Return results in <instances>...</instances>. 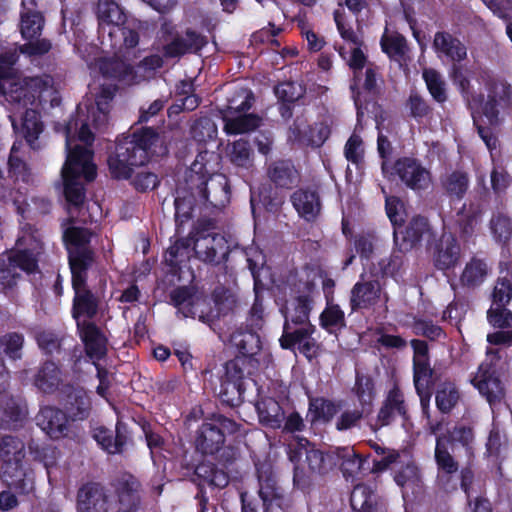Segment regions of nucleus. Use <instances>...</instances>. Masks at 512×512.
Here are the masks:
<instances>
[{
	"instance_id": "obj_2",
	"label": "nucleus",
	"mask_w": 512,
	"mask_h": 512,
	"mask_svg": "<svg viewBox=\"0 0 512 512\" xmlns=\"http://www.w3.org/2000/svg\"><path fill=\"white\" fill-rule=\"evenodd\" d=\"M16 52L0 54V94L5 97L11 114L14 130L20 133L33 149L39 147L37 140L43 131L38 108L46 103L58 104L57 91L52 77L20 78L15 75L13 65L17 61Z\"/></svg>"
},
{
	"instance_id": "obj_44",
	"label": "nucleus",
	"mask_w": 512,
	"mask_h": 512,
	"mask_svg": "<svg viewBox=\"0 0 512 512\" xmlns=\"http://www.w3.org/2000/svg\"><path fill=\"white\" fill-rule=\"evenodd\" d=\"M117 435L113 438L111 432L106 428H96L94 431V439L108 453H120L126 443L127 437L121 432L117 426Z\"/></svg>"
},
{
	"instance_id": "obj_59",
	"label": "nucleus",
	"mask_w": 512,
	"mask_h": 512,
	"mask_svg": "<svg viewBox=\"0 0 512 512\" xmlns=\"http://www.w3.org/2000/svg\"><path fill=\"white\" fill-rule=\"evenodd\" d=\"M481 216V209L478 205L470 204L464 205L459 213V222L462 227V232L465 235H470L474 231L475 225Z\"/></svg>"
},
{
	"instance_id": "obj_10",
	"label": "nucleus",
	"mask_w": 512,
	"mask_h": 512,
	"mask_svg": "<svg viewBox=\"0 0 512 512\" xmlns=\"http://www.w3.org/2000/svg\"><path fill=\"white\" fill-rule=\"evenodd\" d=\"M252 94L241 89L236 97L229 100L223 111L224 131L229 135L248 133L260 126L261 119L252 113H246L251 108Z\"/></svg>"
},
{
	"instance_id": "obj_40",
	"label": "nucleus",
	"mask_w": 512,
	"mask_h": 512,
	"mask_svg": "<svg viewBox=\"0 0 512 512\" xmlns=\"http://www.w3.org/2000/svg\"><path fill=\"white\" fill-rule=\"evenodd\" d=\"M171 300L183 317H195L201 299L188 287H180L171 293Z\"/></svg>"
},
{
	"instance_id": "obj_47",
	"label": "nucleus",
	"mask_w": 512,
	"mask_h": 512,
	"mask_svg": "<svg viewBox=\"0 0 512 512\" xmlns=\"http://www.w3.org/2000/svg\"><path fill=\"white\" fill-rule=\"evenodd\" d=\"M338 412V407L323 398L310 400L309 415L313 422H328Z\"/></svg>"
},
{
	"instance_id": "obj_43",
	"label": "nucleus",
	"mask_w": 512,
	"mask_h": 512,
	"mask_svg": "<svg viewBox=\"0 0 512 512\" xmlns=\"http://www.w3.org/2000/svg\"><path fill=\"white\" fill-rule=\"evenodd\" d=\"M231 341L245 356H254L261 350V340L257 329L238 332L232 335Z\"/></svg>"
},
{
	"instance_id": "obj_30",
	"label": "nucleus",
	"mask_w": 512,
	"mask_h": 512,
	"mask_svg": "<svg viewBox=\"0 0 512 512\" xmlns=\"http://www.w3.org/2000/svg\"><path fill=\"white\" fill-rule=\"evenodd\" d=\"M44 26V17L38 10L37 2L21 5L20 32L24 39L32 40L40 36Z\"/></svg>"
},
{
	"instance_id": "obj_16",
	"label": "nucleus",
	"mask_w": 512,
	"mask_h": 512,
	"mask_svg": "<svg viewBox=\"0 0 512 512\" xmlns=\"http://www.w3.org/2000/svg\"><path fill=\"white\" fill-rule=\"evenodd\" d=\"M192 242L195 255L203 262H216L228 253L225 237L214 231H198L194 235Z\"/></svg>"
},
{
	"instance_id": "obj_3",
	"label": "nucleus",
	"mask_w": 512,
	"mask_h": 512,
	"mask_svg": "<svg viewBox=\"0 0 512 512\" xmlns=\"http://www.w3.org/2000/svg\"><path fill=\"white\" fill-rule=\"evenodd\" d=\"M453 83L458 87L471 110L474 123L484 115L490 124L497 123L500 110L512 105V87L506 82L481 73L472 83L463 70L454 65L451 72Z\"/></svg>"
},
{
	"instance_id": "obj_37",
	"label": "nucleus",
	"mask_w": 512,
	"mask_h": 512,
	"mask_svg": "<svg viewBox=\"0 0 512 512\" xmlns=\"http://www.w3.org/2000/svg\"><path fill=\"white\" fill-rule=\"evenodd\" d=\"M139 482L132 476L123 478L118 485V512H136L139 505Z\"/></svg>"
},
{
	"instance_id": "obj_33",
	"label": "nucleus",
	"mask_w": 512,
	"mask_h": 512,
	"mask_svg": "<svg viewBox=\"0 0 512 512\" xmlns=\"http://www.w3.org/2000/svg\"><path fill=\"white\" fill-rule=\"evenodd\" d=\"M394 479L403 489L404 496L418 491L421 483L420 472L411 457H404L403 464L395 471Z\"/></svg>"
},
{
	"instance_id": "obj_17",
	"label": "nucleus",
	"mask_w": 512,
	"mask_h": 512,
	"mask_svg": "<svg viewBox=\"0 0 512 512\" xmlns=\"http://www.w3.org/2000/svg\"><path fill=\"white\" fill-rule=\"evenodd\" d=\"M430 227L426 218L413 217L405 227L401 224L394 228V240L400 250L408 251L416 247L422 240H429Z\"/></svg>"
},
{
	"instance_id": "obj_27",
	"label": "nucleus",
	"mask_w": 512,
	"mask_h": 512,
	"mask_svg": "<svg viewBox=\"0 0 512 512\" xmlns=\"http://www.w3.org/2000/svg\"><path fill=\"white\" fill-rule=\"evenodd\" d=\"M33 385L43 393L55 392L64 381L61 368L53 361L43 362L33 376Z\"/></svg>"
},
{
	"instance_id": "obj_21",
	"label": "nucleus",
	"mask_w": 512,
	"mask_h": 512,
	"mask_svg": "<svg viewBox=\"0 0 512 512\" xmlns=\"http://www.w3.org/2000/svg\"><path fill=\"white\" fill-rule=\"evenodd\" d=\"M314 331L315 327L313 325H306L293 331L283 332L279 340L280 345L284 349L297 348L307 358H312L317 352V343L312 337Z\"/></svg>"
},
{
	"instance_id": "obj_61",
	"label": "nucleus",
	"mask_w": 512,
	"mask_h": 512,
	"mask_svg": "<svg viewBox=\"0 0 512 512\" xmlns=\"http://www.w3.org/2000/svg\"><path fill=\"white\" fill-rule=\"evenodd\" d=\"M413 332L416 335L424 336L430 340H441L445 338V333L442 328L428 320H416L413 324Z\"/></svg>"
},
{
	"instance_id": "obj_56",
	"label": "nucleus",
	"mask_w": 512,
	"mask_h": 512,
	"mask_svg": "<svg viewBox=\"0 0 512 512\" xmlns=\"http://www.w3.org/2000/svg\"><path fill=\"white\" fill-rule=\"evenodd\" d=\"M414 364V385L421 398V403L424 406L423 391L425 390L431 370L429 367L428 358L413 359Z\"/></svg>"
},
{
	"instance_id": "obj_25",
	"label": "nucleus",
	"mask_w": 512,
	"mask_h": 512,
	"mask_svg": "<svg viewBox=\"0 0 512 512\" xmlns=\"http://www.w3.org/2000/svg\"><path fill=\"white\" fill-rule=\"evenodd\" d=\"M37 425L52 439L67 435L69 430L66 414L54 407H43L36 416Z\"/></svg>"
},
{
	"instance_id": "obj_23",
	"label": "nucleus",
	"mask_w": 512,
	"mask_h": 512,
	"mask_svg": "<svg viewBox=\"0 0 512 512\" xmlns=\"http://www.w3.org/2000/svg\"><path fill=\"white\" fill-rule=\"evenodd\" d=\"M449 440L446 437H438L435 447V460L438 466V480L447 491L456 488V483L450 485L451 477L458 471V462L448 450Z\"/></svg>"
},
{
	"instance_id": "obj_15",
	"label": "nucleus",
	"mask_w": 512,
	"mask_h": 512,
	"mask_svg": "<svg viewBox=\"0 0 512 512\" xmlns=\"http://www.w3.org/2000/svg\"><path fill=\"white\" fill-rule=\"evenodd\" d=\"M72 286L75 292L73 317L79 326V321L93 318L98 311V298L86 286V273L74 272Z\"/></svg>"
},
{
	"instance_id": "obj_46",
	"label": "nucleus",
	"mask_w": 512,
	"mask_h": 512,
	"mask_svg": "<svg viewBox=\"0 0 512 512\" xmlns=\"http://www.w3.org/2000/svg\"><path fill=\"white\" fill-rule=\"evenodd\" d=\"M459 398V391L455 384L451 382L442 383L436 391L437 408L443 413H448L455 407Z\"/></svg>"
},
{
	"instance_id": "obj_35",
	"label": "nucleus",
	"mask_w": 512,
	"mask_h": 512,
	"mask_svg": "<svg viewBox=\"0 0 512 512\" xmlns=\"http://www.w3.org/2000/svg\"><path fill=\"white\" fill-rule=\"evenodd\" d=\"M291 200L298 214L308 221L315 219L320 213V200L314 191L298 190L293 193Z\"/></svg>"
},
{
	"instance_id": "obj_36",
	"label": "nucleus",
	"mask_w": 512,
	"mask_h": 512,
	"mask_svg": "<svg viewBox=\"0 0 512 512\" xmlns=\"http://www.w3.org/2000/svg\"><path fill=\"white\" fill-rule=\"evenodd\" d=\"M217 427L212 425L211 422L202 424L195 440L197 450L204 454H213L222 447L224 438L222 432Z\"/></svg>"
},
{
	"instance_id": "obj_13",
	"label": "nucleus",
	"mask_w": 512,
	"mask_h": 512,
	"mask_svg": "<svg viewBox=\"0 0 512 512\" xmlns=\"http://www.w3.org/2000/svg\"><path fill=\"white\" fill-rule=\"evenodd\" d=\"M63 237L69 253L71 274L87 273L92 263V251L88 247L90 232L84 228L71 227L64 232Z\"/></svg>"
},
{
	"instance_id": "obj_18",
	"label": "nucleus",
	"mask_w": 512,
	"mask_h": 512,
	"mask_svg": "<svg viewBox=\"0 0 512 512\" xmlns=\"http://www.w3.org/2000/svg\"><path fill=\"white\" fill-rule=\"evenodd\" d=\"M28 416L25 400L18 395L0 396V428L16 429L21 427Z\"/></svg>"
},
{
	"instance_id": "obj_8",
	"label": "nucleus",
	"mask_w": 512,
	"mask_h": 512,
	"mask_svg": "<svg viewBox=\"0 0 512 512\" xmlns=\"http://www.w3.org/2000/svg\"><path fill=\"white\" fill-rule=\"evenodd\" d=\"M41 251L40 242L31 234H24L16 242V248L6 261L0 263V286L3 289L15 285L19 271L34 272L37 268V255Z\"/></svg>"
},
{
	"instance_id": "obj_50",
	"label": "nucleus",
	"mask_w": 512,
	"mask_h": 512,
	"mask_svg": "<svg viewBox=\"0 0 512 512\" xmlns=\"http://www.w3.org/2000/svg\"><path fill=\"white\" fill-rule=\"evenodd\" d=\"M24 337L19 333H8L0 337V354L6 355L11 360L22 357Z\"/></svg>"
},
{
	"instance_id": "obj_20",
	"label": "nucleus",
	"mask_w": 512,
	"mask_h": 512,
	"mask_svg": "<svg viewBox=\"0 0 512 512\" xmlns=\"http://www.w3.org/2000/svg\"><path fill=\"white\" fill-rule=\"evenodd\" d=\"M96 14L100 31L108 36H113L114 30L120 31L127 20L123 8L114 0H98Z\"/></svg>"
},
{
	"instance_id": "obj_42",
	"label": "nucleus",
	"mask_w": 512,
	"mask_h": 512,
	"mask_svg": "<svg viewBox=\"0 0 512 512\" xmlns=\"http://www.w3.org/2000/svg\"><path fill=\"white\" fill-rule=\"evenodd\" d=\"M336 456V466L339 465L345 478H349L358 473L362 467V459L352 447L334 448Z\"/></svg>"
},
{
	"instance_id": "obj_28",
	"label": "nucleus",
	"mask_w": 512,
	"mask_h": 512,
	"mask_svg": "<svg viewBox=\"0 0 512 512\" xmlns=\"http://www.w3.org/2000/svg\"><path fill=\"white\" fill-rule=\"evenodd\" d=\"M108 510V497L101 486L89 484L80 489L78 512H108Z\"/></svg>"
},
{
	"instance_id": "obj_1",
	"label": "nucleus",
	"mask_w": 512,
	"mask_h": 512,
	"mask_svg": "<svg viewBox=\"0 0 512 512\" xmlns=\"http://www.w3.org/2000/svg\"><path fill=\"white\" fill-rule=\"evenodd\" d=\"M115 86L108 85L101 89L94 102L88 100L77 106L75 115L64 126L67 158L61 175L64 194L67 202L78 207L85 199L84 187L81 182L93 181L96 177V165L93 163V152L89 149L94 141L91 127L98 131L108 122L110 102L115 93Z\"/></svg>"
},
{
	"instance_id": "obj_60",
	"label": "nucleus",
	"mask_w": 512,
	"mask_h": 512,
	"mask_svg": "<svg viewBox=\"0 0 512 512\" xmlns=\"http://www.w3.org/2000/svg\"><path fill=\"white\" fill-rule=\"evenodd\" d=\"M489 323L498 328L512 327V313L505 306L492 305L487 312Z\"/></svg>"
},
{
	"instance_id": "obj_38",
	"label": "nucleus",
	"mask_w": 512,
	"mask_h": 512,
	"mask_svg": "<svg viewBox=\"0 0 512 512\" xmlns=\"http://www.w3.org/2000/svg\"><path fill=\"white\" fill-rule=\"evenodd\" d=\"M269 179L278 187L290 189L299 181L298 171L290 161H276L268 169Z\"/></svg>"
},
{
	"instance_id": "obj_5",
	"label": "nucleus",
	"mask_w": 512,
	"mask_h": 512,
	"mask_svg": "<svg viewBox=\"0 0 512 512\" xmlns=\"http://www.w3.org/2000/svg\"><path fill=\"white\" fill-rule=\"evenodd\" d=\"M208 152H201L192 163L188 182L194 189L193 194L197 195L199 201L210 204L215 208H223L229 202L230 191L227 178L223 174L208 175L207 158Z\"/></svg>"
},
{
	"instance_id": "obj_34",
	"label": "nucleus",
	"mask_w": 512,
	"mask_h": 512,
	"mask_svg": "<svg viewBox=\"0 0 512 512\" xmlns=\"http://www.w3.org/2000/svg\"><path fill=\"white\" fill-rule=\"evenodd\" d=\"M460 257V247L452 234H443L434 256L435 265L441 270L455 266Z\"/></svg>"
},
{
	"instance_id": "obj_51",
	"label": "nucleus",
	"mask_w": 512,
	"mask_h": 512,
	"mask_svg": "<svg viewBox=\"0 0 512 512\" xmlns=\"http://www.w3.org/2000/svg\"><path fill=\"white\" fill-rule=\"evenodd\" d=\"M442 184L449 196L460 199L466 193L469 186V181L465 173L455 171L449 174L443 180Z\"/></svg>"
},
{
	"instance_id": "obj_57",
	"label": "nucleus",
	"mask_w": 512,
	"mask_h": 512,
	"mask_svg": "<svg viewBox=\"0 0 512 512\" xmlns=\"http://www.w3.org/2000/svg\"><path fill=\"white\" fill-rule=\"evenodd\" d=\"M259 479V496L263 501V505L267 506L273 499L278 496L276 482L271 473L263 472L258 469Z\"/></svg>"
},
{
	"instance_id": "obj_14",
	"label": "nucleus",
	"mask_w": 512,
	"mask_h": 512,
	"mask_svg": "<svg viewBox=\"0 0 512 512\" xmlns=\"http://www.w3.org/2000/svg\"><path fill=\"white\" fill-rule=\"evenodd\" d=\"M161 30L167 36L168 43L164 46V53L167 57H179L186 53H194L207 44L206 37L192 29H187L184 35H179L174 32L175 27L171 23L165 22Z\"/></svg>"
},
{
	"instance_id": "obj_22",
	"label": "nucleus",
	"mask_w": 512,
	"mask_h": 512,
	"mask_svg": "<svg viewBox=\"0 0 512 512\" xmlns=\"http://www.w3.org/2000/svg\"><path fill=\"white\" fill-rule=\"evenodd\" d=\"M79 334L84 343L87 356L96 362L102 359L107 353V339L93 323L88 321H79Z\"/></svg>"
},
{
	"instance_id": "obj_19",
	"label": "nucleus",
	"mask_w": 512,
	"mask_h": 512,
	"mask_svg": "<svg viewBox=\"0 0 512 512\" xmlns=\"http://www.w3.org/2000/svg\"><path fill=\"white\" fill-rule=\"evenodd\" d=\"M243 371L237 361H229L225 365V374L221 380L219 395L229 405L238 403L244 392Z\"/></svg>"
},
{
	"instance_id": "obj_32",
	"label": "nucleus",
	"mask_w": 512,
	"mask_h": 512,
	"mask_svg": "<svg viewBox=\"0 0 512 512\" xmlns=\"http://www.w3.org/2000/svg\"><path fill=\"white\" fill-rule=\"evenodd\" d=\"M407 406L405 404L403 393L394 387L387 395V398L378 413V422L385 426L394 421L397 417L405 418Z\"/></svg>"
},
{
	"instance_id": "obj_31",
	"label": "nucleus",
	"mask_w": 512,
	"mask_h": 512,
	"mask_svg": "<svg viewBox=\"0 0 512 512\" xmlns=\"http://www.w3.org/2000/svg\"><path fill=\"white\" fill-rule=\"evenodd\" d=\"M433 47L439 57L445 56L453 62L466 58L467 50L460 40L446 32H437L434 36Z\"/></svg>"
},
{
	"instance_id": "obj_45",
	"label": "nucleus",
	"mask_w": 512,
	"mask_h": 512,
	"mask_svg": "<svg viewBox=\"0 0 512 512\" xmlns=\"http://www.w3.org/2000/svg\"><path fill=\"white\" fill-rule=\"evenodd\" d=\"M228 157L238 167L250 168L253 164V151L249 143L243 139L228 146Z\"/></svg>"
},
{
	"instance_id": "obj_6",
	"label": "nucleus",
	"mask_w": 512,
	"mask_h": 512,
	"mask_svg": "<svg viewBox=\"0 0 512 512\" xmlns=\"http://www.w3.org/2000/svg\"><path fill=\"white\" fill-rule=\"evenodd\" d=\"M24 442L18 437L5 435L0 439V475L9 487L20 493H29L34 488V479L23 468Z\"/></svg>"
},
{
	"instance_id": "obj_54",
	"label": "nucleus",
	"mask_w": 512,
	"mask_h": 512,
	"mask_svg": "<svg viewBox=\"0 0 512 512\" xmlns=\"http://www.w3.org/2000/svg\"><path fill=\"white\" fill-rule=\"evenodd\" d=\"M423 78L432 97L438 102H444L447 96L445 82L441 75L434 69H425Z\"/></svg>"
},
{
	"instance_id": "obj_12",
	"label": "nucleus",
	"mask_w": 512,
	"mask_h": 512,
	"mask_svg": "<svg viewBox=\"0 0 512 512\" xmlns=\"http://www.w3.org/2000/svg\"><path fill=\"white\" fill-rule=\"evenodd\" d=\"M382 171L386 177L392 175L394 171L406 187L417 192L427 190L432 184L429 170L414 158L404 157L398 159L391 170L384 161L382 163Z\"/></svg>"
},
{
	"instance_id": "obj_63",
	"label": "nucleus",
	"mask_w": 512,
	"mask_h": 512,
	"mask_svg": "<svg viewBox=\"0 0 512 512\" xmlns=\"http://www.w3.org/2000/svg\"><path fill=\"white\" fill-rule=\"evenodd\" d=\"M275 94L279 100L284 103H293L303 95V89L301 85L293 82H285L279 84L275 88Z\"/></svg>"
},
{
	"instance_id": "obj_52",
	"label": "nucleus",
	"mask_w": 512,
	"mask_h": 512,
	"mask_svg": "<svg viewBox=\"0 0 512 512\" xmlns=\"http://www.w3.org/2000/svg\"><path fill=\"white\" fill-rule=\"evenodd\" d=\"M321 326L333 333L345 325L344 312L338 305L328 304L320 315Z\"/></svg>"
},
{
	"instance_id": "obj_55",
	"label": "nucleus",
	"mask_w": 512,
	"mask_h": 512,
	"mask_svg": "<svg viewBox=\"0 0 512 512\" xmlns=\"http://www.w3.org/2000/svg\"><path fill=\"white\" fill-rule=\"evenodd\" d=\"M192 240L181 239L168 248L165 253V261L173 267L180 265L190 257V245Z\"/></svg>"
},
{
	"instance_id": "obj_26",
	"label": "nucleus",
	"mask_w": 512,
	"mask_h": 512,
	"mask_svg": "<svg viewBox=\"0 0 512 512\" xmlns=\"http://www.w3.org/2000/svg\"><path fill=\"white\" fill-rule=\"evenodd\" d=\"M330 130L324 124L306 127L304 123L296 122L289 129L288 139L302 146H321L329 137Z\"/></svg>"
},
{
	"instance_id": "obj_24",
	"label": "nucleus",
	"mask_w": 512,
	"mask_h": 512,
	"mask_svg": "<svg viewBox=\"0 0 512 512\" xmlns=\"http://www.w3.org/2000/svg\"><path fill=\"white\" fill-rule=\"evenodd\" d=\"M381 293V285L378 280L366 279L364 275H361L360 280L351 290L352 310L365 309L375 305L380 300Z\"/></svg>"
},
{
	"instance_id": "obj_62",
	"label": "nucleus",
	"mask_w": 512,
	"mask_h": 512,
	"mask_svg": "<svg viewBox=\"0 0 512 512\" xmlns=\"http://www.w3.org/2000/svg\"><path fill=\"white\" fill-rule=\"evenodd\" d=\"M491 231L497 241H507L512 234V227L509 218L501 214L495 215L491 219Z\"/></svg>"
},
{
	"instance_id": "obj_41",
	"label": "nucleus",
	"mask_w": 512,
	"mask_h": 512,
	"mask_svg": "<svg viewBox=\"0 0 512 512\" xmlns=\"http://www.w3.org/2000/svg\"><path fill=\"white\" fill-rule=\"evenodd\" d=\"M488 273L489 268L483 260L472 258L466 263L460 277V282L465 287L475 288L485 281Z\"/></svg>"
},
{
	"instance_id": "obj_49",
	"label": "nucleus",
	"mask_w": 512,
	"mask_h": 512,
	"mask_svg": "<svg viewBox=\"0 0 512 512\" xmlns=\"http://www.w3.org/2000/svg\"><path fill=\"white\" fill-rule=\"evenodd\" d=\"M351 507L355 512H371L374 504V494L370 487L357 485L351 493Z\"/></svg>"
},
{
	"instance_id": "obj_7",
	"label": "nucleus",
	"mask_w": 512,
	"mask_h": 512,
	"mask_svg": "<svg viewBox=\"0 0 512 512\" xmlns=\"http://www.w3.org/2000/svg\"><path fill=\"white\" fill-rule=\"evenodd\" d=\"M289 459L294 463V482L300 483L309 474L325 475L336 467L334 449L323 452L305 438L289 444Z\"/></svg>"
},
{
	"instance_id": "obj_4",
	"label": "nucleus",
	"mask_w": 512,
	"mask_h": 512,
	"mask_svg": "<svg viewBox=\"0 0 512 512\" xmlns=\"http://www.w3.org/2000/svg\"><path fill=\"white\" fill-rule=\"evenodd\" d=\"M167 148L161 137L151 128H145L119 141L115 154L108 159L111 175L127 179L133 167L142 166L154 155H164Z\"/></svg>"
},
{
	"instance_id": "obj_29",
	"label": "nucleus",
	"mask_w": 512,
	"mask_h": 512,
	"mask_svg": "<svg viewBox=\"0 0 512 512\" xmlns=\"http://www.w3.org/2000/svg\"><path fill=\"white\" fill-rule=\"evenodd\" d=\"M311 310V300L307 296L297 297L287 303L282 310L285 323L283 332L293 331V325L306 326L309 323V313Z\"/></svg>"
},
{
	"instance_id": "obj_9",
	"label": "nucleus",
	"mask_w": 512,
	"mask_h": 512,
	"mask_svg": "<svg viewBox=\"0 0 512 512\" xmlns=\"http://www.w3.org/2000/svg\"><path fill=\"white\" fill-rule=\"evenodd\" d=\"M163 65L162 57L159 55H151L144 58L138 70H143V74H139L134 69L119 59H101L97 66L104 78L115 80L123 85L137 84L151 75Z\"/></svg>"
},
{
	"instance_id": "obj_58",
	"label": "nucleus",
	"mask_w": 512,
	"mask_h": 512,
	"mask_svg": "<svg viewBox=\"0 0 512 512\" xmlns=\"http://www.w3.org/2000/svg\"><path fill=\"white\" fill-rule=\"evenodd\" d=\"M348 65L353 70L354 84L351 85L353 92L359 87L362 81V70L366 64V56L360 47H353L350 50V57L348 59Z\"/></svg>"
},
{
	"instance_id": "obj_64",
	"label": "nucleus",
	"mask_w": 512,
	"mask_h": 512,
	"mask_svg": "<svg viewBox=\"0 0 512 512\" xmlns=\"http://www.w3.org/2000/svg\"><path fill=\"white\" fill-rule=\"evenodd\" d=\"M363 153L364 149L362 139L358 135L352 134L344 147L346 159L349 162L358 165L362 161Z\"/></svg>"
},
{
	"instance_id": "obj_53",
	"label": "nucleus",
	"mask_w": 512,
	"mask_h": 512,
	"mask_svg": "<svg viewBox=\"0 0 512 512\" xmlns=\"http://www.w3.org/2000/svg\"><path fill=\"white\" fill-rule=\"evenodd\" d=\"M382 50L390 57L399 60L405 53V38L398 33L389 34L387 31L381 39Z\"/></svg>"
},
{
	"instance_id": "obj_39",
	"label": "nucleus",
	"mask_w": 512,
	"mask_h": 512,
	"mask_svg": "<svg viewBox=\"0 0 512 512\" xmlns=\"http://www.w3.org/2000/svg\"><path fill=\"white\" fill-rule=\"evenodd\" d=\"M256 410L263 425L274 429L282 427L284 411L275 399H261L256 404Z\"/></svg>"
},
{
	"instance_id": "obj_48",
	"label": "nucleus",
	"mask_w": 512,
	"mask_h": 512,
	"mask_svg": "<svg viewBox=\"0 0 512 512\" xmlns=\"http://www.w3.org/2000/svg\"><path fill=\"white\" fill-rule=\"evenodd\" d=\"M195 472L198 477L211 486L223 488L229 482L228 475L223 470L217 469L212 463L198 465Z\"/></svg>"
},
{
	"instance_id": "obj_11",
	"label": "nucleus",
	"mask_w": 512,
	"mask_h": 512,
	"mask_svg": "<svg viewBox=\"0 0 512 512\" xmlns=\"http://www.w3.org/2000/svg\"><path fill=\"white\" fill-rule=\"evenodd\" d=\"M486 354L485 361L479 366L471 381L493 408L500 404L504 398L503 386L494 369L500 356L497 349H488Z\"/></svg>"
}]
</instances>
